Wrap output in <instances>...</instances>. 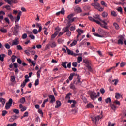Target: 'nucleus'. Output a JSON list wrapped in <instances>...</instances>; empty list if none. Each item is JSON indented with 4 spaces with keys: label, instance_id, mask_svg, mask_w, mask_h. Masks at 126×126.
<instances>
[{
    "label": "nucleus",
    "instance_id": "4",
    "mask_svg": "<svg viewBox=\"0 0 126 126\" xmlns=\"http://www.w3.org/2000/svg\"><path fill=\"white\" fill-rule=\"evenodd\" d=\"M83 63L86 64V66L88 68L89 71L92 72V71H93V69H92V67H91V63L87 60H84Z\"/></svg>",
    "mask_w": 126,
    "mask_h": 126
},
{
    "label": "nucleus",
    "instance_id": "5",
    "mask_svg": "<svg viewBox=\"0 0 126 126\" xmlns=\"http://www.w3.org/2000/svg\"><path fill=\"white\" fill-rule=\"evenodd\" d=\"M19 28H20L19 25L15 24L14 27V31H13V33L15 36H17L18 35V32H19Z\"/></svg>",
    "mask_w": 126,
    "mask_h": 126
},
{
    "label": "nucleus",
    "instance_id": "63",
    "mask_svg": "<svg viewBox=\"0 0 126 126\" xmlns=\"http://www.w3.org/2000/svg\"><path fill=\"white\" fill-rule=\"evenodd\" d=\"M72 65L74 66V67H76V66H77V62H73Z\"/></svg>",
    "mask_w": 126,
    "mask_h": 126
},
{
    "label": "nucleus",
    "instance_id": "64",
    "mask_svg": "<svg viewBox=\"0 0 126 126\" xmlns=\"http://www.w3.org/2000/svg\"><path fill=\"white\" fill-rule=\"evenodd\" d=\"M100 92L102 94H104V93H105V89H104L103 88L102 89H101L100 90Z\"/></svg>",
    "mask_w": 126,
    "mask_h": 126
},
{
    "label": "nucleus",
    "instance_id": "8",
    "mask_svg": "<svg viewBox=\"0 0 126 126\" xmlns=\"http://www.w3.org/2000/svg\"><path fill=\"white\" fill-rule=\"evenodd\" d=\"M49 98L51 99L50 103L53 104L56 102V99L55 98V96L52 94H49L48 95Z\"/></svg>",
    "mask_w": 126,
    "mask_h": 126
},
{
    "label": "nucleus",
    "instance_id": "1",
    "mask_svg": "<svg viewBox=\"0 0 126 126\" xmlns=\"http://www.w3.org/2000/svg\"><path fill=\"white\" fill-rule=\"evenodd\" d=\"M90 97L91 100H93V101H94L95 99H97L98 97H100V93L98 92L97 94V93L95 92L91 91L90 92Z\"/></svg>",
    "mask_w": 126,
    "mask_h": 126
},
{
    "label": "nucleus",
    "instance_id": "44",
    "mask_svg": "<svg viewBox=\"0 0 126 126\" xmlns=\"http://www.w3.org/2000/svg\"><path fill=\"white\" fill-rule=\"evenodd\" d=\"M102 16H103L104 18L107 17L108 16V13L106 12H103L102 14Z\"/></svg>",
    "mask_w": 126,
    "mask_h": 126
},
{
    "label": "nucleus",
    "instance_id": "12",
    "mask_svg": "<svg viewBox=\"0 0 126 126\" xmlns=\"http://www.w3.org/2000/svg\"><path fill=\"white\" fill-rule=\"evenodd\" d=\"M74 11H75V12H77L78 13H80V12L82 11V10H81V8H80L79 6H76L74 8Z\"/></svg>",
    "mask_w": 126,
    "mask_h": 126
},
{
    "label": "nucleus",
    "instance_id": "49",
    "mask_svg": "<svg viewBox=\"0 0 126 126\" xmlns=\"http://www.w3.org/2000/svg\"><path fill=\"white\" fill-rule=\"evenodd\" d=\"M11 81L12 82H14L15 81V76H11Z\"/></svg>",
    "mask_w": 126,
    "mask_h": 126
},
{
    "label": "nucleus",
    "instance_id": "24",
    "mask_svg": "<svg viewBox=\"0 0 126 126\" xmlns=\"http://www.w3.org/2000/svg\"><path fill=\"white\" fill-rule=\"evenodd\" d=\"M56 106L55 107V108H58L59 107H60L61 106V102L59 101H57L56 102Z\"/></svg>",
    "mask_w": 126,
    "mask_h": 126
},
{
    "label": "nucleus",
    "instance_id": "57",
    "mask_svg": "<svg viewBox=\"0 0 126 126\" xmlns=\"http://www.w3.org/2000/svg\"><path fill=\"white\" fill-rule=\"evenodd\" d=\"M27 38V34L26 33H24L22 36V39H26Z\"/></svg>",
    "mask_w": 126,
    "mask_h": 126
},
{
    "label": "nucleus",
    "instance_id": "10",
    "mask_svg": "<svg viewBox=\"0 0 126 126\" xmlns=\"http://www.w3.org/2000/svg\"><path fill=\"white\" fill-rule=\"evenodd\" d=\"M98 33L101 36H104V35H105V34H106V33H107V32H106V31H105L103 29H102L101 28H99L98 29Z\"/></svg>",
    "mask_w": 126,
    "mask_h": 126
},
{
    "label": "nucleus",
    "instance_id": "41",
    "mask_svg": "<svg viewBox=\"0 0 126 126\" xmlns=\"http://www.w3.org/2000/svg\"><path fill=\"white\" fill-rule=\"evenodd\" d=\"M112 82H114V85H117L119 82V79H116L112 80Z\"/></svg>",
    "mask_w": 126,
    "mask_h": 126
},
{
    "label": "nucleus",
    "instance_id": "56",
    "mask_svg": "<svg viewBox=\"0 0 126 126\" xmlns=\"http://www.w3.org/2000/svg\"><path fill=\"white\" fill-rule=\"evenodd\" d=\"M43 29H44V33L45 35H48V32H47V31H48V28H44Z\"/></svg>",
    "mask_w": 126,
    "mask_h": 126
},
{
    "label": "nucleus",
    "instance_id": "29",
    "mask_svg": "<svg viewBox=\"0 0 126 126\" xmlns=\"http://www.w3.org/2000/svg\"><path fill=\"white\" fill-rule=\"evenodd\" d=\"M68 30H69V29H68V27H66L63 28L62 30V31L63 32V33H65L66 32H67Z\"/></svg>",
    "mask_w": 126,
    "mask_h": 126
},
{
    "label": "nucleus",
    "instance_id": "37",
    "mask_svg": "<svg viewBox=\"0 0 126 126\" xmlns=\"http://www.w3.org/2000/svg\"><path fill=\"white\" fill-rule=\"evenodd\" d=\"M111 14L112 16H114V17H116V16H117V13H116L115 11H112L111 12Z\"/></svg>",
    "mask_w": 126,
    "mask_h": 126
},
{
    "label": "nucleus",
    "instance_id": "20",
    "mask_svg": "<svg viewBox=\"0 0 126 126\" xmlns=\"http://www.w3.org/2000/svg\"><path fill=\"white\" fill-rule=\"evenodd\" d=\"M29 52L31 53L32 55H35L36 54V51L35 50H32L31 47H29Z\"/></svg>",
    "mask_w": 126,
    "mask_h": 126
},
{
    "label": "nucleus",
    "instance_id": "11",
    "mask_svg": "<svg viewBox=\"0 0 126 126\" xmlns=\"http://www.w3.org/2000/svg\"><path fill=\"white\" fill-rule=\"evenodd\" d=\"M77 32H78V35L77 36V39L79 38L80 36H81V34H83V30H81L80 29H78Z\"/></svg>",
    "mask_w": 126,
    "mask_h": 126
},
{
    "label": "nucleus",
    "instance_id": "61",
    "mask_svg": "<svg viewBox=\"0 0 126 126\" xmlns=\"http://www.w3.org/2000/svg\"><path fill=\"white\" fill-rule=\"evenodd\" d=\"M5 47L6 49H10V45L8 44V43H6L5 44Z\"/></svg>",
    "mask_w": 126,
    "mask_h": 126
},
{
    "label": "nucleus",
    "instance_id": "23",
    "mask_svg": "<svg viewBox=\"0 0 126 126\" xmlns=\"http://www.w3.org/2000/svg\"><path fill=\"white\" fill-rule=\"evenodd\" d=\"M71 95H72L71 93H69L67 94L65 96V99H69V100H70V96H71Z\"/></svg>",
    "mask_w": 126,
    "mask_h": 126
},
{
    "label": "nucleus",
    "instance_id": "34",
    "mask_svg": "<svg viewBox=\"0 0 126 126\" xmlns=\"http://www.w3.org/2000/svg\"><path fill=\"white\" fill-rule=\"evenodd\" d=\"M87 108L88 109H89V108H94V106H93V105H92V104L91 103H89L88 104H87Z\"/></svg>",
    "mask_w": 126,
    "mask_h": 126
},
{
    "label": "nucleus",
    "instance_id": "54",
    "mask_svg": "<svg viewBox=\"0 0 126 126\" xmlns=\"http://www.w3.org/2000/svg\"><path fill=\"white\" fill-rule=\"evenodd\" d=\"M101 5H103V6H105V7H107V3H106L104 1H102L101 2Z\"/></svg>",
    "mask_w": 126,
    "mask_h": 126
},
{
    "label": "nucleus",
    "instance_id": "43",
    "mask_svg": "<svg viewBox=\"0 0 126 126\" xmlns=\"http://www.w3.org/2000/svg\"><path fill=\"white\" fill-rule=\"evenodd\" d=\"M77 60H78L77 62H78V63H80V62H82V57L79 56V57H78Z\"/></svg>",
    "mask_w": 126,
    "mask_h": 126
},
{
    "label": "nucleus",
    "instance_id": "42",
    "mask_svg": "<svg viewBox=\"0 0 126 126\" xmlns=\"http://www.w3.org/2000/svg\"><path fill=\"white\" fill-rule=\"evenodd\" d=\"M8 17H9L10 19H11V21H14V17H13V16L11 14H9Z\"/></svg>",
    "mask_w": 126,
    "mask_h": 126
},
{
    "label": "nucleus",
    "instance_id": "2",
    "mask_svg": "<svg viewBox=\"0 0 126 126\" xmlns=\"http://www.w3.org/2000/svg\"><path fill=\"white\" fill-rule=\"evenodd\" d=\"M102 113H103V112L101 111L100 115L92 117L91 119H92V122H93L94 124L97 123L98 122H99V120H100V119H102V118H103V114H102Z\"/></svg>",
    "mask_w": 126,
    "mask_h": 126
},
{
    "label": "nucleus",
    "instance_id": "50",
    "mask_svg": "<svg viewBox=\"0 0 126 126\" xmlns=\"http://www.w3.org/2000/svg\"><path fill=\"white\" fill-rule=\"evenodd\" d=\"M114 104H116V105H118V106H120V105H121V102L118 101V100H116L115 101H114Z\"/></svg>",
    "mask_w": 126,
    "mask_h": 126
},
{
    "label": "nucleus",
    "instance_id": "6",
    "mask_svg": "<svg viewBox=\"0 0 126 126\" xmlns=\"http://www.w3.org/2000/svg\"><path fill=\"white\" fill-rule=\"evenodd\" d=\"M13 102V101L11 98H10L9 99L8 102L6 103V105H5L6 110H9V109H10V107H11Z\"/></svg>",
    "mask_w": 126,
    "mask_h": 126
},
{
    "label": "nucleus",
    "instance_id": "30",
    "mask_svg": "<svg viewBox=\"0 0 126 126\" xmlns=\"http://www.w3.org/2000/svg\"><path fill=\"white\" fill-rule=\"evenodd\" d=\"M76 44H77V41L74 40L70 45V47H73V46H75V45H76Z\"/></svg>",
    "mask_w": 126,
    "mask_h": 126
},
{
    "label": "nucleus",
    "instance_id": "32",
    "mask_svg": "<svg viewBox=\"0 0 126 126\" xmlns=\"http://www.w3.org/2000/svg\"><path fill=\"white\" fill-rule=\"evenodd\" d=\"M77 82L76 83V84H77V83H79L80 84H81L82 82L81 81H80V76H79V75H77Z\"/></svg>",
    "mask_w": 126,
    "mask_h": 126
},
{
    "label": "nucleus",
    "instance_id": "47",
    "mask_svg": "<svg viewBox=\"0 0 126 126\" xmlns=\"http://www.w3.org/2000/svg\"><path fill=\"white\" fill-rule=\"evenodd\" d=\"M13 112L14 113H15V114H19V110L18 109H14L13 110Z\"/></svg>",
    "mask_w": 126,
    "mask_h": 126
},
{
    "label": "nucleus",
    "instance_id": "59",
    "mask_svg": "<svg viewBox=\"0 0 126 126\" xmlns=\"http://www.w3.org/2000/svg\"><path fill=\"white\" fill-rule=\"evenodd\" d=\"M74 19H75L74 18L73 19H70L69 20H68V24H70V23H71L72 22H73V21H74Z\"/></svg>",
    "mask_w": 126,
    "mask_h": 126
},
{
    "label": "nucleus",
    "instance_id": "19",
    "mask_svg": "<svg viewBox=\"0 0 126 126\" xmlns=\"http://www.w3.org/2000/svg\"><path fill=\"white\" fill-rule=\"evenodd\" d=\"M67 63V62H62V65L64 67V68H67V66H66V64Z\"/></svg>",
    "mask_w": 126,
    "mask_h": 126
},
{
    "label": "nucleus",
    "instance_id": "38",
    "mask_svg": "<svg viewBox=\"0 0 126 126\" xmlns=\"http://www.w3.org/2000/svg\"><path fill=\"white\" fill-rule=\"evenodd\" d=\"M7 113H8L7 111H6V110H3L2 111V116L3 117H4L5 116V115H7Z\"/></svg>",
    "mask_w": 126,
    "mask_h": 126
},
{
    "label": "nucleus",
    "instance_id": "53",
    "mask_svg": "<svg viewBox=\"0 0 126 126\" xmlns=\"http://www.w3.org/2000/svg\"><path fill=\"white\" fill-rule=\"evenodd\" d=\"M117 44L118 45H123L124 44V42L122 40L119 39L117 41Z\"/></svg>",
    "mask_w": 126,
    "mask_h": 126
},
{
    "label": "nucleus",
    "instance_id": "52",
    "mask_svg": "<svg viewBox=\"0 0 126 126\" xmlns=\"http://www.w3.org/2000/svg\"><path fill=\"white\" fill-rule=\"evenodd\" d=\"M70 88L71 89H73V90H74V89H75V86H74V84H71Z\"/></svg>",
    "mask_w": 126,
    "mask_h": 126
},
{
    "label": "nucleus",
    "instance_id": "25",
    "mask_svg": "<svg viewBox=\"0 0 126 126\" xmlns=\"http://www.w3.org/2000/svg\"><path fill=\"white\" fill-rule=\"evenodd\" d=\"M58 35V32H55L53 34H52L51 35V40H53V39H55L56 37H57V35Z\"/></svg>",
    "mask_w": 126,
    "mask_h": 126
},
{
    "label": "nucleus",
    "instance_id": "3",
    "mask_svg": "<svg viewBox=\"0 0 126 126\" xmlns=\"http://www.w3.org/2000/svg\"><path fill=\"white\" fill-rule=\"evenodd\" d=\"M92 6H94V8L97 9L98 11H104V8L101 7V5L98 3H92L91 4Z\"/></svg>",
    "mask_w": 126,
    "mask_h": 126
},
{
    "label": "nucleus",
    "instance_id": "7",
    "mask_svg": "<svg viewBox=\"0 0 126 126\" xmlns=\"http://www.w3.org/2000/svg\"><path fill=\"white\" fill-rule=\"evenodd\" d=\"M65 47L66 49V51L68 53V55H71V56H78V55H79V54H76L73 53V51H71V50H70L69 49H68V48H67V47L64 46Z\"/></svg>",
    "mask_w": 126,
    "mask_h": 126
},
{
    "label": "nucleus",
    "instance_id": "36",
    "mask_svg": "<svg viewBox=\"0 0 126 126\" xmlns=\"http://www.w3.org/2000/svg\"><path fill=\"white\" fill-rule=\"evenodd\" d=\"M29 47L28 48V50H24V52L28 56H30V53H29Z\"/></svg>",
    "mask_w": 126,
    "mask_h": 126
},
{
    "label": "nucleus",
    "instance_id": "58",
    "mask_svg": "<svg viewBox=\"0 0 126 126\" xmlns=\"http://www.w3.org/2000/svg\"><path fill=\"white\" fill-rule=\"evenodd\" d=\"M0 31H1V32H2V33H6V32H7V30H6L5 29H1L0 30Z\"/></svg>",
    "mask_w": 126,
    "mask_h": 126
},
{
    "label": "nucleus",
    "instance_id": "14",
    "mask_svg": "<svg viewBox=\"0 0 126 126\" xmlns=\"http://www.w3.org/2000/svg\"><path fill=\"white\" fill-rule=\"evenodd\" d=\"M21 13H22L21 11H19L18 13V15L16 19L15 22H18V21H19V19H20V16H21Z\"/></svg>",
    "mask_w": 126,
    "mask_h": 126
},
{
    "label": "nucleus",
    "instance_id": "55",
    "mask_svg": "<svg viewBox=\"0 0 126 126\" xmlns=\"http://www.w3.org/2000/svg\"><path fill=\"white\" fill-rule=\"evenodd\" d=\"M72 17H73V14H71L67 16L68 20H69L70 19H71V18H72Z\"/></svg>",
    "mask_w": 126,
    "mask_h": 126
},
{
    "label": "nucleus",
    "instance_id": "35",
    "mask_svg": "<svg viewBox=\"0 0 126 126\" xmlns=\"http://www.w3.org/2000/svg\"><path fill=\"white\" fill-rule=\"evenodd\" d=\"M117 11L118 12H120V13L123 14V8H122V7H119L117 9Z\"/></svg>",
    "mask_w": 126,
    "mask_h": 126
},
{
    "label": "nucleus",
    "instance_id": "15",
    "mask_svg": "<svg viewBox=\"0 0 126 126\" xmlns=\"http://www.w3.org/2000/svg\"><path fill=\"white\" fill-rule=\"evenodd\" d=\"M50 43L49 46H50L51 48H55L57 46V43L55 41H51Z\"/></svg>",
    "mask_w": 126,
    "mask_h": 126
},
{
    "label": "nucleus",
    "instance_id": "9",
    "mask_svg": "<svg viewBox=\"0 0 126 126\" xmlns=\"http://www.w3.org/2000/svg\"><path fill=\"white\" fill-rule=\"evenodd\" d=\"M16 119H18V116H17L16 115H14L9 119V122L12 123V122H14Z\"/></svg>",
    "mask_w": 126,
    "mask_h": 126
},
{
    "label": "nucleus",
    "instance_id": "31",
    "mask_svg": "<svg viewBox=\"0 0 126 126\" xmlns=\"http://www.w3.org/2000/svg\"><path fill=\"white\" fill-rule=\"evenodd\" d=\"M113 26H114L115 29H117V30H118V29H120V27L119 26V25H118V24L117 23H114Z\"/></svg>",
    "mask_w": 126,
    "mask_h": 126
},
{
    "label": "nucleus",
    "instance_id": "17",
    "mask_svg": "<svg viewBox=\"0 0 126 126\" xmlns=\"http://www.w3.org/2000/svg\"><path fill=\"white\" fill-rule=\"evenodd\" d=\"M110 107L111 109L114 111V112H116V109H117V106L115 105V104H111Z\"/></svg>",
    "mask_w": 126,
    "mask_h": 126
},
{
    "label": "nucleus",
    "instance_id": "45",
    "mask_svg": "<svg viewBox=\"0 0 126 126\" xmlns=\"http://www.w3.org/2000/svg\"><path fill=\"white\" fill-rule=\"evenodd\" d=\"M12 59V62L14 63L15 62V59H16V56L15 55H13L11 57Z\"/></svg>",
    "mask_w": 126,
    "mask_h": 126
},
{
    "label": "nucleus",
    "instance_id": "18",
    "mask_svg": "<svg viewBox=\"0 0 126 126\" xmlns=\"http://www.w3.org/2000/svg\"><path fill=\"white\" fill-rule=\"evenodd\" d=\"M30 34L29 35V38H31L32 40H35V36L33 35V32H31Z\"/></svg>",
    "mask_w": 126,
    "mask_h": 126
},
{
    "label": "nucleus",
    "instance_id": "33",
    "mask_svg": "<svg viewBox=\"0 0 126 126\" xmlns=\"http://www.w3.org/2000/svg\"><path fill=\"white\" fill-rule=\"evenodd\" d=\"M25 102V98L22 97L20 99L19 103L23 104Z\"/></svg>",
    "mask_w": 126,
    "mask_h": 126
},
{
    "label": "nucleus",
    "instance_id": "40",
    "mask_svg": "<svg viewBox=\"0 0 126 126\" xmlns=\"http://www.w3.org/2000/svg\"><path fill=\"white\" fill-rule=\"evenodd\" d=\"M118 38H119V40H120L121 41H124V40H125V37L123 36V35H120L118 36Z\"/></svg>",
    "mask_w": 126,
    "mask_h": 126
},
{
    "label": "nucleus",
    "instance_id": "21",
    "mask_svg": "<svg viewBox=\"0 0 126 126\" xmlns=\"http://www.w3.org/2000/svg\"><path fill=\"white\" fill-rule=\"evenodd\" d=\"M4 57H5V54H0V61L3 62L4 61Z\"/></svg>",
    "mask_w": 126,
    "mask_h": 126
},
{
    "label": "nucleus",
    "instance_id": "28",
    "mask_svg": "<svg viewBox=\"0 0 126 126\" xmlns=\"http://www.w3.org/2000/svg\"><path fill=\"white\" fill-rule=\"evenodd\" d=\"M115 97L116 99H120V97H121V94L119 93H116Z\"/></svg>",
    "mask_w": 126,
    "mask_h": 126
},
{
    "label": "nucleus",
    "instance_id": "46",
    "mask_svg": "<svg viewBox=\"0 0 126 126\" xmlns=\"http://www.w3.org/2000/svg\"><path fill=\"white\" fill-rule=\"evenodd\" d=\"M94 17L95 18V19H98L99 21H101L99 15H96L95 16H94Z\"/></svg>",
    "mask_w": 126,
    "mask_h": 126
},
{
    "label": "nucleus",
    "instance_id": "48",
    "mask_svg": "<svg viewBox=\"0 0 126 126\" xmlns=\"http://www.w3.org/2000/svg\"><path fill=\"white\" fill-rule=\"evenodd\" d=\"M32 33H33V34H35V35H37V34H38V30L36 29H33L32 31Z\"/></svg>",
    "mask_w": 126,
    "mask_h": 126
},
{
    "label": "nucleus",
    "instance_id": "51",
    "mask_svg": "<svg viewBox=\"0 0 126 126\" xmlns=\"http://www.w3.org/2000/svg\"><path fill=\"white\" fill-rule=\"evenodd\" d=\"M34 85L35 86H37V85H39V79H37L34 83Z\"/></svg>",
    "mask_w": 126,
    "mask_h": 126
},
{
    "label": "nucleus",
    "instance_id": "13",
    "mask_svg": "<svg viewBox=\"0 0 126 126\" xmlns=\"http://www.w3.org/2000/svg\"><path fill=\"white\" fill-rule=\"evenodd\" d=\"M64 8H62L61 9V11L58 12L56 13V15H57V16H59V15H60V14H64Z\"/></svg>",
    "mask_w": 126,
    "mask_h": 126
},
{
    "label": "nucleus",
    "instance_id": "22",
    "mask_svg": "<svg viewBox=\"0 0 126 126\" xmlns=\"http://www.w3.org/2000/svg\"><path fill=\"white\" fill-rule=\"evenodd\" d=\"M0 102L2 103V104L3 105V106H4V105L5 104L6 100H5V99H4V98H0Z\"/></svg>",
    "mask_w": 126,
    "mask_h": 126
},
{
    "label": "nucleus",
    "instance_id": "62",
    "mask_svg": "<svg viewBox=\"0 0 126 126\" xmlns=\"http://www.w3.org/2000/svg\"><path fill=\"white\" fill-rule=\"evenodd\" d=\"M17 50H19V51H21L22 50V47L20 45L17 46Z\"/></svg>",
    "mask_w": 126,
    "mask_h": 126
},
{
    "label": "nucleus",
    "instance_id": "27",
    "mask_svg": "<svg viewBox=\"0 0 126 126\" xmlns=\"http://www.w3.org/2000/svg\"><path fill=\"white\" fill-rule=\"evenodd\" d=\"M93 35H94V36H95V37H98L99 38H104L103 35H101L98 33H93Z\"/></svg>",
    "mask_w": 126,
    "mask_h": 126
},
{
    "label": "nucleus",
    "instance_id": "39",
    "mask_svg": "<svg viewBox=\"0 0 126 126\" xmlns=\"http://www.w3.org/2000/svg\"><path fill=\"white\" fill-rule=\"evenodd\" d=\"M111 98L108 97L106 99H105V102L106 104H109V103H111Z\"/></svg>",
    "mask_w": 126,
    "mask_h": 126
},
{
    "label": "nucleus",
    "instance_id": "26",
    "mask_svg": "<svg viewBox=\"0 0 126 126\" xmlns=\"http://www.w3.org/2000/svg\"><path fill=\"white\" fill-rule=\"evenodd\" d=\"M75 74V73H71L68 77V79L70 80V81L72 80L73 79V76H74Z\"/></svg>",
    "mask_w": 126,
    "mask_h": 126
},
{
    "label": "nucleus",
    "instance_id": "60",
    "mask_svg": "<svg viewBox=\"0 0 126 126\" xmlns=\"http://www.w3.org/2000/svg\"><path fill=\"white\" fill-rule=\"evenodd\" d=\"M5 8L7 9V10H10L11 8H10V6L7 5L5 6Z\"/></svg>",
    "mask_w": 126,
    "mask_h": 126
},
{
    "label": "nucleus",
    "instance_id": "16",
    "mask_svg": "<svg viewBox=\"0 0 126 126\" xmlns=\"http://www.w3.org/2000/svg\"><path fill=\"white\" fill-rule=\"evenodd\" d=\"M18 44H19V41H18L17 39L16 38L13 41L12 46H14V45L17 46Z\"/></svg>",
    "mask_w": 126,
    "mask_h": 126
}]
</instances>
